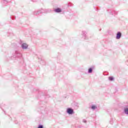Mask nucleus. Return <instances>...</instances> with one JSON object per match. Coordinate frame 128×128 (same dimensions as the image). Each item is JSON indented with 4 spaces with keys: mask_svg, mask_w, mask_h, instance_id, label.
<instances>
[{
    "mask_svg": "<svg viewBox=\"0 0 128 128\" xmlns=\"http://www.w3.org/2000/svg\"><path fill=\"white\" fill-rule=\"evenodd\" d=\"M66 112H67L68 114L72 115L74 114V109L72 108H68Z\"/></svg>",
    "mask_w": 128,
    "mask_h": 128,
    "instance_id": "f257e3e1",
    "label": "nucleus"
},
{
    "mask_svg": "<svg viewBox=\"0 0 128 128\" xmlns=\"http://www.w3.org/2000/svg\"><path fill=\"white\" fill-rule=\"evenodd\" d=\"M21 48H22V50H28V44L25 42L22 43Z\"/></svg>",
    "mask_w": 128,
    "mask_h": 128,
    "instance_id": "f03ea898",
    "label": "nucleus"
},
{
    "mask_svg": "<svg viewBox=\"0 0 128 128\" xmlns=\"http://www.w3.org/2000/svg\"><path fill=\"white\" fill-rule=\"evenodd\" d=\"M122 36V33L120 32H118L116 34V40H120Z\"/></svg>",
    "mask_w": 128,
    "mask_h": 128,
    "instance_id": "7ed1b4c3",
    "label": "nucleus"
},
{
    "mask_svg": "<svg viewBox=\"0 0 128 128\" xmlns=\"http://www.w3.org/2000/svg\"><path fill=\"white\" fill-rule=\"evenodd\" d=\"M124 112L126 114L128 115V106H126L124 108Z\"/></svg>",
    "mask_w": 128,
    "mask_h": 128,
    "instance_id": "20e7f679",
    "label": "nucleus"
},
{
    "mask_svg": "<svg viewBox=\"0 0 128 128\" xmlns=\"http://www.w3.org/2000/svg\"><path fill=\"white\" fill-rule=\"evenodd\" d=\"M54 11L56 12H62V10H60V8H57V9H56L54 10Z\"/></svg>",
    "mask_w": 128,
    "mask_h": 128,
    "instance_id": "39448f33",
    "label": "nucleus"
},
{
    "mask_svg": "<svg viewBox=\"0 0 128 128\" xmlns=\"http://www.w3.org/2000/svg\"><path fill=\"white\" fill-rule=\"evenodd\" d=\"M88 72L89 74H91V72H92V68H89Z\"/></svg>",
    "mask_w": 128,
    "mask_h": 128,
    "instance_id": "423d86ee",
    "label": "nucleus"
},
{
    "mask_svg": "<svg viewBox=\"0 0 128 128\" xmlns=\"http://www.w3.org/2000/svg\"><path fill=\"white\" fill-rule=\"evenodd\" d=\"M96 106H92V110H96Z\"/></svg>",
    "mask_w": 128,
    "mask_h": 128,
    "instance_id": "0eeeda50",
    "label": "nucleus"
},
{
    "mask_svg": "<svg viewBox=\"0 0 128 128\" xmlns=\"http://www.w3.org/2000/svg\"><path fill=\"white\" fill-rule=\"evenodd\" d=\"M109 80H111V82L114 80L113 77H109Z\"/></svg>",
    "mask_w": 128,
    "mask_h": 128,
    "instance_id": "6e6552de",
    "label": "nucleus"
},
{
    "mask_svg": "<svg viewBox=\"0 0 128 128\" xmlns=\"http://www.w3.org/2000/svg\"><path fill=\"white\" fill-rule=\"evenodd\" d=\"M38 128H44V126L42 125H39Z\"/></svg>",
    "mask_w": 128,
    "mask_h": 128,
    "instance_id": "1a4fd4ad",
    "label": "nucleus"
},
{
    "mask_svg": "<svg viewBox=\"0 0 128 128\" xmlns=\"http://www.w3.org/2000/svg\"><path fill=\"white\" fill-rule=\"evenodd\" d=\"M84 122H86V121H84Z\"/></svg>",
    "mask_w": 128,
    "mask_h": 128,
    "instance_id": "9d476101",
    "label": "nucleus"
}]
</instances>
